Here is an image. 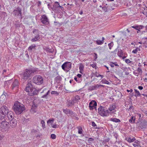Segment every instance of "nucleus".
<instances>
[{
    "mask_svg": "<svg viewBox=\"0 0 147 147\" xmlns=\"http://www.w3.org/2000/svg\"><path fill=\"white\" fill-rule=\"evenodd\" d=\"M13 114L12 112H9L8 111V113L6 116V120L7 119V118L8 119L9 121L13 119H14L13 118Z\"/></svg>",
    "mask_w": 147,
    "mask_h": 147,
    "instance_id": "18",
    "label": "nucleus"
},
{
    "mask_svg": "<svg viewBox=\"0 0 147 147\" xmlns=\"http://www.w3.org/2000/svg\"><path fill=\"white\" fill-rule=\"evenodd\" d=\"M61 67L65 71H69L71 68V63L69 62H65L62 64Z\"/></svg>",
    "mask_w": 147,
    "mask_h": 147,
    "instance_id": "8",
    "label": "nucleus"
},
{
    "mask_svg": "<svg viewBox=\"0 0 147 147\" xmlns=\"http://www.w3.org/2000/svg\"><path fill=\"white\" fill-rule=\"evenodd\" d=\"M136 26H137L140 30L142 29L144 27V26L142 25H136Z\"/></svg>",
    "mask_w": 147,
    "mask_h": 147,
    "instance_id": "47",
    "label": "nucleus"
},
{
    "mask_svg": "<svg viewBox=\"0 0 147 147\" xmlns=\"http://www.w3.org/2000/svg\"><path fill=\"white\" fill-rule=\"evenodd\" d=\"M88 90L90 91H92L93 90H96V89L95 85L94 86L89 87L88 88Z\"/></svg>",
    "mask_w": 147,
    "mask_h": 147,
    "instance_id": "32",
    "label": "nucleus"
},
{
    "mask_svg": "<svg viewBox=\"0 0 147 147\" xmlns=\"http://www.w3.org/2000/svg\"><path fill=\"white\" fill-rule=\"evenodd\" d=\"M6 120H1V127L3 129H7L8 128L9 125V122L6 121Z\"/></svg>",
    "mask_w": 147,
    "mask_h": 147,
    "instance_id": "11",
    "label": "nucleus"
},
{
    "mask_svg": "<svg viewBox=\"0 0 147 147\" xmlns=\"http://www.w3.org/2000/svg\"><path fill=\"white\" fill-rule=\"evenodd\" d=\"M98 110L99 114L103 116H107L110 113L108 110H105V107L102 106H100Z\"/></svg>",
    "mask_w": 147,
    "mask_h": 147,
    "instance_id": "7",
    "label": "nucleus"
},
{
    "mask_svg": "<svg viewBox=\"0 0 147 147\" xmlns=\"http://www.w3.org/2000/svg\"><path fill=\"white\" fill-rule=\"evenodd\" d=\"M11 79L9 80H8L5 81L4 82V87H6V88L8 87V84H9V81L11 80Z\"/></svg>",
    "mask_w": 147,
    "mask_h": 147,
    "instance_id": "41",
    "label": "nucleus"
},
{
    "mask_svg": "<svg viewBox=\"0 0 147 147\" xmlns=\"http://www.w3.org/2000/svg\"><path fill=\"white\" fill-rule=\"evenodd\" d=\"M91 65L90 66H92L93 68L96 67V65L95 64H94V63H93L92 64H90Z\"/></svg>",
    "mask_w": 147,
    "mask_h": 147,
    "instance_id": "57",
    "label": "nucleus"
},
{
    "mask_svg": "<svg viewBox=\"0 0 147 147\" xmlns=\"http://www.w3.org/2000/svg\"><path fill=\"white\" fill-rule=\"evenodd\" d=\"M113 42H111L108 44V46L109 47H111L113 46Z\"/></svg>",
    "mask_w": 147,
    "mask_h": 147,
    "instance_id": "56",
    "label": "nucleus"
},
{
    "mask_svg": "<svg viewBox=\"0 0 147 147\" xmlns=\"http://www.w3.org/2000/svg\"><path fill=\"white\" fill-rule=\"evenodd\" d=\"M50 92V90H48L45 94L42 96L41 98H44L46 99L48 98L49 96Z\"/></svg>",
    "mask_w": 147,
    "mask_h": 147,
    "instance_id": "20",
    "label": "nucleus"
},
{
    "mask_svg": "<svg viewBox=\"0 0 147 147\" xmlns=\"http://www.w3.org/2000/svg\"><path fill=\"white\" fill-rule=\"evenodd\" d=\"M54 120V119L52 118V119H49L47 121L48 124L51 123V125H52Z\"/></svg>",
    "mask_w": 147,
    "mask_h": 147,
    "instance_id": "37",
    "label": "nucleus"
},
{
    "mask_svg": "<svg viewBox=\"0 0 147 147\" xmlns=\"http://www.w3.org/2000/svg\"><path fill=\"white\" fill-rule=\"evenodd\" d=\"M110 65L111 67H114V65L113 64V62H110Z\"/></svg>",
    "mask_w": 147,
    "mask_h": 147,
    "instance_id": "62",
    "label": "nucleus"
},
{
    "mask_svg": "<svg viewBox=\"0 0 147 147\" xmlns=\"http://www.w3.org/2000/svg\"><path fill=\"white\" fill-rule=\"evenodd\" d=\"M37 5L38 7H40V5H41V2L40 1H38V2H37Z\"/></svg>",
    "mask_w": 147,
    "mask_h": 147,
    "instance_id": "55",
    "label": "nucleus"
},
{
    "mask_svg": "<svg viewBox=\"0 0 147 147\" xmlns=\"http://www.w3.org/2000/svg\"><path fill=\"white\" fill-rule=\"evenodd\" d=\"M41 123L42 124V126L43 128L44 129L45 128V122L43 120H41Z\"/></svg>",
    "mask_w": 147,
    "mask_h": 147,
    "instance_id": "43",
    "label": "nucleus"
},
{
    "mask_svg": "<svg viewBox=\"0 0 147 147\" xmlns=\"http://www.w3.org/2000/svg\"><path fill=\"white\" fill-rule=\"evenodd\" d=\"M129 69H130L129 67H125L123 68V70L124 72L125 73V74L126 75H128L129 74V72H128Z\"/></svg>",
    "mask_w": 147,
    "mask_h": 147,
    "instance_id": "22",
    "label": "nucleus"
},
{
    "mask_svg": "<svg viewBox=\"0 0 147 147\" xmlns=\"http://www.w3.org/2000/svg\"><path fill=\"white\" fill-rule=\"evenodd\" d=\"M63 111L65 114H67L68 113L71 114V113L72 112V111L71 110L69 109H63Z\"/></svg>",
    "mask_w": 147,
    "mask_h": 147,
    "instance_id": "24",
    "label": "nucleus"
},
{
    "mask_svg": "<svg viewBox=\"0 0 147 147\" xmlns=\"http://www.w3.org/2000/svg\"><path fill=\"white\" fill-rule=\"evenodd\" d=\"M59 125H57V124H55L54 125H52V127L53 128H57L58 127Z\"/></svg>",
    "mask_w": 147,
    "mask_h": 147,
    "instance_id": "52",
    "label": "nucleus"
},
{
    "mask_svg": "<svg viewBox=\"0 0 147 147\" xmlns=\"http://www.w3.org/2000/svg\"><path fill=\"white\" fill-rule=\"evenodd\" d=\"M48 8L50 10H53V7H52L50 3H48L47 5Z\"/></svg>",
    "mask_w": 147,
    "mask_h": 147,
    "instance_id": "39",
    "label": "nucleus"
},
{
    "mask_svg": "<svg viewBox=\"0 0 147 147\" xmlns=\"http://www.w3.org/2000/svg\"><path fill=\"white\" fill-rule=\"evenodd\" d=\"M39 30L37 29H35L33 30V33L35 35L36 34V35L31 39V41L34 42L40 40V36L39 35Z\"/></svg>",
    "mask_w": 147,
    "mask_h": 147,
    "instance_id": "9",
    "label": "nucleus"
},
{
    "mask_svg": "<svg viewBox=\"0 0 147 147\" xmlns=\"http://www.w3.org/2000/svg\"><path fill=\"white\" fill-rule=\"evenodd\" d=\"M84 68V65L82 63H80V66L79 69L80 70L83 71Z\"/></svg>",
    "mask_w": 147,
    "mask_h": 147,
    "instance_id": "34",
    "label": "nucleus"
},
{
    "mask_svg": "<svg viewBox=\"0 0 147 147\" xmlns=\"http://www.w3.org/2000/svg\"><path fill=\"white\" fill-rule=\"evenodd\" d=\"M104 41L99 40H97L96 41V43L98 45H102L104 43Z\"/></svg>",
    "mask_w": 147,
    "mask_h": 147,
    "instance_id": "33",
    "label": "nucleus"
},
{
    "mask_svg": "<svg viewBox=\"0 0 147 147\" xmlns=\"http://www.w3.org/2000/svg\"><path fill=\"white\" fill-rule=\"evenodd\" d=\"M32 82L33 83L36 84L40 85L43 83V78L40 75H36L33 77Z\"/></svg>",
    "mask_w": 147,
    "mask_h": 147,
    "instance_id": "5",
    "label": "nucleus"
},
{
    "mask_svg": "<svg viewBox=\"0 0 147 147\" xmlns=\"http://www.w3.org/2000/svg\"><path fill=\"white\" fill-rule=\"evenodd\" d=\"M101 77V79H102L103 77V75L99 74L98 75L97 77Z\"/></svg>",
    "mask_w": 147,
    "mask_h": 147,
    "instance_id": "63",
    "label": "nucleus"
},
{
    "mask_svg": "<svg viewBox=\"0 0 147 147\" xmlns=\"http://www.w3.org/2000/svg\"><path fill=\"white\" fill-rule=\"evenodd\" d=\"M138 51V47H137L136 49L133 50L132 52L133 53L136 54Z\"/></svg>",
    "mask_w": 147,
    "mask_h": 147,
    "instance_id": "49",
    "label": "nucleus"
},
{
    "mask_svg": "<svg viewBox=\"0 0 147 147\" xmlns=\"http://www.w3.org/2000/svg\"><path fill=\"white\" fill-rule=\"evenodd\" d=\"M77 128L78 129V133L79 134H82V129L80 126H79L77 127Z\"/></svg>",
    "mask_w": 147,
    "mask_h": 147,
    "instance_id": "26",
    "label": "nucleus"
},
{
    "mask_svg": "<svg viewBox=\"0 0 147 147\" xmlns=\"http://www.w3.org/2000/svg\"><path fill=\"white\" fill-rule=\"evenodd\" d=\"M13 109L14 111L17 115L20 114L25 110L24 105L18 101L15 102L14 103Z\"/></svg>",
    "mask_w": 147,
    "mask_h": 147,
    "instance_id": "1",
    "label": "nucleus"
},
{
    "mask_svg": "<svg viewBox=\"0 0 147 147\" xmlns=\"http://www.w3.org/2000/svg\"><path fill=\"white\" fill-rule=\"evenodd\" d=\"M97 106V103L94 100H92L90 102L89 104V108L90 110H92L96 108Z\"/></svg>",
    "mask_w": 147,
    "mask_h": 147,
    "instance_id": "13",
    "label": "nucleus"
},
{
    "mask_svg": "<svg viewBox=\"0 0 147 147\" xmlns=\"http://www.w3.org/2000/svg\"><path fill=\"white\" fill-rule=\"evenodd\" d=\"M62 78L60 76H58L55 78V80L57 83L59 82L62 80Z\"/></svg>",
    "mask_w": 147,
    "mask_h": 147,
    "instance_id": "21",
    "label": "nucleus"
},
{
    "mask_svg": "<svg viewBox=\"0 0 147 147\" xmlns=\"http://www.w3.org/2000/svg\"><path fill=\"white\" fill-rule=\"evenodd\" d=\"M125 62L127 64L131 62V61L129 59H125Z\"/></svg>",
    "mask_w": 147,
    "mask_h": 147,
    "instance_id": "54",
    "label": "nucleus"
},
{
    "mask_svg": "<svg viewBox=\"0 0 147 147\" xmlns=\"http://www.w3.org/2000/svg\"><path fill=\"white\" fill-rule=\"evenodd\" d=\"M46 50L47 51L50 53H52L53 52L52 49H50L49 48H47Z\"/></svg>",
    "mask_w": 147,
    "mask_h": 147,
    "instance_id": "46",
    "label": "nucleus"
},
{
    "mask_svg": "<svg viewBox=\"0 0 147 147\" xmlns=\"http://www.w3.org/2000/svg\"><path fill=\"white\" fill-rule=\"evenodd\" d=\"M115 107H116L115 105H110L109 108V110L110 111L109 112L110 113L112 110H114Z\"/></svg>",
    "mask_w": 147,
    "mask_h": 147,
    "instance_id": "31",
    "label": "nucleus"
},
{
    "mask_svg": "<svg viewBox=\"0 0 147 147\" xmlns=\"http://www.w3.org/2000/svg\"><path fill=\"white\" fill-rule=\"evenodd\" d=\"M80 99L79 96L78 95L76 96L75 98V100L76 101H78Z\"/></svg>",
    "mask_w": 147,
    "mask_h": 147,
    "instance_id": "48",
    "label": "nucleus"
},
{
    "mask_svg": "<svg viewBox=\"0 0 147 147\" xmlns=\"http://www.w3.org/2000/svg\"><path fill=\"white\" fill-rule=\"evenodd\" d=\"M113 64L114 65H115V66H118V67L119 66V65L117 64V62H113Z\"/></svg>",
    "mask_w": 147,
    "mask_h": 147,
    "instance_id": "61",
    "label": "nucleus"
},
{
    "mask_svg": "<svg viewBox=\"0 0 147 147\" xmlns=\"http://www.w3.org/2000/svg\"><path fill=\"white\" fill-rule=\"evenodd\" d=\"M145 30L146 31H142V32H147V25H146L145 26Z\"/></svg>",
    "mask_w": 147,
    "mask_h": 147,
    "instance_id": "64",
    "label": "nucleus"
},
{
    "mask_svg": "<svg viewBox=\"0 0 147 147\" xmlns=\"http://www.w3.org/2000/svg\"><path fill=\"white\" fill-rule=\"evenodd\" d=\"M118 51L117 55L119 56L123 55V52L122 50L121 49H118Z\"/></svg>",
    "mask_w": 147,
    "mask_h": 147,
    "instance_id": "30",
    "label": "nucleus"
},
{
    "mask_svg": "<svg viewBox=\"0 0 147 147\" xmlns=\"http://www.w3.org/2000/svg\"><path fill=\"white\" fill-rule=\"evenodd\" d=\"M25 90L27 92H28V93L31 96L36 95L38 93V91L35 88H33L32 85L30 83L27 84Z\"/></svg>",
    "mask_w": 147,
    "mask_h": 147,
    "instance_id": "3",
    "label": "nucleus"
},
{
    "mask_svg": "<svg viewBox=\"0 0 147 147\" xmlns=\"http://www.w3.org/2000/svg\"><path fill=\"white\" fill-rule=\"evenodd\" d=\"M139 124L138 127L141 129H144L145 128L146 126L147 125V121L146 120H144Z\"/></svg>",
    "mask_w": 147,
    "mask_h": 147,
    "instance_id": "15",
    "label": "nucleus"
},
{
    "mask_svg": "<svg viewBox=\"0 0 147 147\" xmlns=\"http://www.w3.org/2000/svg\"><path fill=\"white\" fill-rule=\"evenodd\" d=\"M100 82H102L103 84H110L108 81L106 80L105 79H103Z\"/></svg>",
    "mask_w": 147,
    "mask_h": 147,
    "instance_id": "27",
    "label": "nucleus"
},
{
    "mask_svg": "<svg viewBox=\"0 0 147 147\" xmlns=\"http://www.w3.org/2000/svg\"><path fill=\"white\" fill-rule=\"evenodd\" d=\"M53 11L57 13L60 12L63 9V7L59 5V2L56 1L53 5Z\"/></svg>",
    "mask_w": 147,
    "mask_h": 147,
    "instance_id": "6",
    "label": "nucleus"
},
{
    "mask_svg": "<svg viewBox=\"0 0 147 147\" xmlns=\"http://www.w3.org/2000/svg\"><path fill=\"white\" fill-rule=\"evenodd\" d=\"M36 46L35 45L33 44L31 46H30L28 48V51L31 52L32 51H34L36 50Z\"/></svg>",
    "mask_w": 147,
    "mask_h": 147,
    "instance_id": "19",
    "label": "nucleus"
},
{
    "mask_svg": "<svg viewBox=\"0 0 147 147\" xmlns=\"http://www.w3.org/2000/svg\"><path fill=\"white\" fill-rule=\"evenodd\" d=\"M135 140L136 139L134 137H132V138H131L129 137L128 138L127 141L129 143H131L132 142H133L135 141Z\"/></svg>",
    "mask_w": 147,
    "mask_h": 147,
    "instance_id": "23",
    "label": "nucleus"
},
{
    "mask_svg": "<svg viewBox=\"0 0 147 147\" xmlns=\"http://www.w3.org/2000/svg\"><path fill=\"white\" fill-rule=\"evenodd\" d=\"M59 92H58L57 91H52L51 92V94H53L55 96H58L59 94Z\"/></svg>",
    "mask_w": 147,
    "mask_h": 147,
    "instance_id": "38",
    "label": "nucleus"
},
{
    "mask_svg": "<svg viewBox=\"0 0 147 147\" xmlns=\"http://www.w3.org/2000/svg\"><path fill=\"white\" fill-rule=\"evenodd\" d=\"M137 71L139 73L140 72L142 73V69L139 67L138 68Z\"/></svg>",
    "mask_w": 147,
    "mask_h": 147,
    "instance_id": "53",
    "label": "nucleus"
},
{
    "mask_svg": "<svg viewBox=\"0 0 147 147\" xmlns=\"http://www.w3.org/2000/svg\"><path fill=\"white\" fill-rule=\"evenodd\" d=\"M17 123V121L15 119H13L10 120V126L12 127H15L16 126Z\"/></svg>",
    "mask_w": 147,
    "mask_h": 147,
    "instance_id": "17",
    "label": "nucleus"
},
{
    "mask_svg": "<svg viewBox=\"0 0 147 147\" xmlns=\"http://www.w3.org/2000/svg\"><path fill=\"white\" fill-rule=\"evenodd\" d=\"M110 120L116 123L120 122L121 121L119 119L116 118H111V119Z\"/></svg>",
    "mask_w": 147,
    "mask_h": 147,
    "instance_id": "25",
    "label": "nucleus"
},
{
    "mask_svg": "<svg viewBox=\"0 0 147 147\" xmlns=\"http://www.w3.org/2000/svg\"><path fill=\"white\" fill-rule=\"evenodd\" d=\"M54 23L55 24V26H59L61 25L60 24L57 22H55Z\"/></svg>",
    "mask_w": 147,
    "mask_h": 147,
    "instance_id": "58",
    "label": "nucleus"
},
{
    "mask_svg": "<svg viewBox=\"0 0 147 147\" xmlns=\"http://www.w3.org/2000/svg\"><path fill=\"white\" fill-rule=\"evenodd\" d=\"M38 106V105L35 103L34 101H33V104L31 107L30 110V112L32 113H34L36 112L37 110L36 108Z\"/></svg>",
    "mask_w": 147,
    "mask_h": 147,
    "instance_id": "16",
    "label": "nucleus"
},
{
    "mask_svg": "<svg viewBox=\"0 0 147 147\" xmlns=\"http://www.w3.org/2000/svg\"><path fill=\"white\" fill-rule=\"evenodd\" d=\"M40 20L41 23L47 25L49 24V20L45 14H44L41 16Z\"/></svg>",
    "mask_w": 147,
    "mask_h": 147,
    "instance_id": "10",
    "label": "nucleus"
},
{
    "mask_svg": "<svg viewBox=\"0 0 147 147\" xmlns=\"http://www.w3.org/2000/svg\"><path fill=\"white\" fill-rule=\"evenodd\" d=\"M73 102L72 100H68L67 102V105L68 106H71V105H73Z\"/></svg>",
    "mask_w": 147,
    "mask_h": 147,
    "instance_id": "29",
    "label": "nucleus"
},
{
    "mask_svg": "<svg viewBox=\"0 0 147 147\" xmlns=\"http://www.w3.org/2000/svg\"><path fill=\"white\" fill-rule=\"evenodd\" d=\"M136 71H135L134 72V74H135L136 76H138L139 75V73L137 71L136 72Z\"/></svg>",
    "mask_w": 147,
    "mask_h": 147,
    "instance_id": "59",
    "label": "nucleus"
},
{
    "mask_svg": "<svg viewBox=\"0 0 147 147\" xmlns=\"http://www.w3.org/2000/svg\"><path fill=\"white\" fill-rule=\"evenodd\" d=\"M131 27L132 28H134L136 30H138V31H137V33H138L139 32H140V30L139 28H138L137 27V26H131Z\"/></svg>",
    "mask_w": 147,
    "mask_h": 147,
    "instance_id": "40",
    "label": "nucleus"
},
{
    "mask_svg": "<svg viewBox=\"0 0 147 147\" xmlns=\"http://www.w3.org/2000/svg\"><path fill=\"white\" fill-rule=\"evenodd\" d=\"M8 96V95L7 94V93H5V92H4L1 95L0 97V99H1L2 98H4V99H5L6 96Z\"/></svg>",
    "mask_w": 147,
    "mask_h": 147,
    "instance_id": "36",
    "label": "nucleus"
},
{
    "mask_svg": "<svg viewBox=\"0 0 147 147\" xmlns=\"http://www.w3.org/2000/svg\"><path fill=\"white\" fill-rule=\"evenodd\" d=\"M37 70L35 69H26L22 74V78L24 80H27L31 77L34 73H36Z\"/></svg>",
    "mask_w": 147,
    "mask_h": 147,
    "instance_id": "2",
    "label": "nucleus"
},
{
    "mask_svg": "<svg viewBox=\"0 0 147 147\" xmlns=\"http://www.w3.org/2000/svg\"><path fill=\"white\" fill-rule=\"evenodd\" d=\"M95 87L96 88V90H97V89L100 87L99 84H98L95 85Z\"/></svg>",
    "mask_w": 147,
    "mask_h": 147,
    "instance_id": "60",
    "label": "nucleus"
},
{
    "mask_svg": "<svg viewBox=\"0 0 147 147\" xmlns=\"http://www.w3.org/2000/svg\"><path fill=\"white\" fill-rule=\"evenodd\" d=\"M134 90L136 93V94L134 95L135 96L137 97L139 96H141V94H140L139 92L137 90L135 89Z\"/></svg>",
    "mask_w": 147,
    "mask_h": 147,
    "instance_id": "28",
    "label": "nucleus"
},
{
    "mask_svg": "<svg viewBox=\"0 0 147 147\" xmlns=\"http://www.w3.org/2000/svg\"><path fill=\"white\" fill-rule=\"evenodd\" d=\"M8 107L5 106H1L0 108V122L1 120H6V116L8 113Z\"/></svg>",
    "mask_w": 147,
    "mask_h": 147,
    "instance_id": "4",
    "label": "nucleus"
},
{
    "mask_svg": "<svg viewBox=\"0 0 147 147\" xmlns=\"http://www.w3.org/2000/svg\"><path fill=\"white\" fill-rule=\"evenodd\" d=\"M56 136L55 134H53L51 135V138L52 139H55L56 138Z\"/></svg>",
    "mask_w": 147,
    "mask_h": 147,
    "instance_id": "50",
    "label": "nucleus"
},
{
    "mask_svg": "<svg viewBox=\"0 0 147 147\" xmlns=\"http://www.w3.org/2000/svg\"><path fill=\"white\" fill-rule=\"evenodd\" d=\"M22 9L18 7L13 11V14L15 16H22Z\"/></svg>",
    "mask_w": 147,
    "mask_h": 147,
    "instance_id": "12",
    "label": "nucleus"
},
{
    "mask_svg": "<svg viewBox=\"0 0 147 147\" xmlns=\"http://www.w3.org/2000/svg\"><path fill=\"white\" fill-rule=\"evenodd\" d=\"M135 118L134 116H131V118L129 120V122L131 123L134 122Z\"/></svg>",
    "mask_w": 147,
    "mask_h": 147,
    "instance_id": "35",
    "label": "nucleus"
},
{
    "mask_svg": "<svg viewBox=\"0 0 147 147\" xmlns=\"http://www.w3.org/2000/svg\"><path fill=\"white\" fill-rule=\"evenodd\" d=\"M108 7L105 6L102 7V9L105 12H107L108 11Z\"/></svg>",
    "mask_w": 147,
    "mask_h": 147,
    "instance_id": "42",
    "label": "nucleus"
},
{
    "mask_svg": "<svg viewBox=\"0 0 147 147\" xmlns=\"http://www.w3.org/2000/svg\"><path fill=\"white\" fill-rule=\"evenodd\" d=\"M109 138H107L103 141V142H104L105 143L106 142H108L109 141Z\"/></svg>",
    "mask_w": 147,
    "mask_h": 147,
    "instance_id": "51",
    "label": "nucleus"
},
{
    "mask_svg": "<svg viewBox=\"0 0 147 147\" xmlns=\"http://www.w3.org/2000/svg\"><path fill=\"white\" fill-rule=\"evenodd\" d=\"M20 84V83L18 80L16 79L13 82L12 85V89H13L14 88H17Z\"/></svg>",
    "mask_w": 147,
    "mask_h": 147,
    "instance_id": "14",
    "label": "nucleus"
},
{
    "mask_svg": "<svg viewBox=\"0 0 147 147\" xmlns=\"http://www.w3.org/2000/svg\"><path fill=\"white\" fill-rule=\"evenodd\" d=\"M94 140V139L93 138H90L88 139V143H91L93 142Z\"/></svg>",
    "mask_w": 147,
    "mask_h": 147,
    "instance_id": "45",
    "label": "nucleus"
},
{
    "mask_svg": "<svg viewBox=\"0 0 147 147\" xmlns=\"http://www.w3.org/2000/svg\"><path fill=\"white\" fill-rule=\"evenodd\" d=\"M92 126L94 127L95 129H99V128L97 127L96 125V124L94 121H92Z\"/></svg>",
    "mask_w": 147,
    "mask_h": 147,
    "instance_id": "44",
    "label": "nucleus"
}]
</instances>
